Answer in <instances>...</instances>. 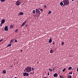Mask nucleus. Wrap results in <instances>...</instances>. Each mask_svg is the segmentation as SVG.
<instances>
[{
	"label": "nucleus",
	"mask_w": 78,
	"mask_h": 78,
	"mask_svg": "<svg viewBox=\"0 0 78 78\" xmlns=\"http://www.w3.org/2000/svg\"><path fill=\"white\" fill-rule=\"evenodd\" d=\"M11 45L12 44H9L7 46V47H9V46H11Z\"/></svg>",
	"instance_id": "19"
},
{
	"label": "nucleus",
	"mask_w": 78,
	"mask_h": 78,
	"mask_svg": "<svg viewBox=\"0 0 78 78\" xmlns=\"http://www.w3.org/2000/svg\"><path fill=\"white\" fill-rule=\"evenodd\" d=\"M53 69H53V70H54V68Z\"/></svg>",
	"instance_id": "44"
},
{
	"label": "nucleus",
	"mask_w": 78,
	"mask_h": 78,
	"mask_svg": "<svg viewBox=\"0 0 78 78\" xmlns=\"http://www.w3.org/2000/svg\"><path fill=\"white\" fill-rule=\"evenodd\" d=\"M16 5L19 6L20 5V1L19 0H18L16 3Z\"/></svg>",
	"instance_id": "3"
},
{
	"label": "nucleus",
	"mask_w": 78,
	"mask_h": 78,
	"mask_svg": "<svg viewBox=\"0 0 78 78\" xmlns=\"http://www.w3.org/2000/svg\"><path fill=\"white\" fill-rule=\"evenodd\" d=\"M5 19H2L1 21L2 24H3L5 23Z\"/></svg>",
	"instance_id": "9"
},
{
	"label": "nucleus",
	"mask_w": 78,
	"mask_h": 78,
	"mask_svg": "<svg viewBox=\"0 0 78 78\" xmlns=\"http://www.w3.org/2000/svg\"><path fill=\"white\" fill-rule=\"evenodd\" d=\"M39 9H36V13H38L39 14H41V12L39 10Z\"/></svg>",
	"instance_id": "4"
},
{
	"label": "nucleus",
	"mask_w": 78,
	"mask_h": 78,
	"mask_svg": "<svg viewBox=\"0 0 78 78\" xmlns=\"http://www.w3.org/2000/svg\"><path fill=\"white\" fill-rule=\"evenodd\" d=\"M66 68H64L62 70L63 72H65V70H66Z\"/></svg>",
	"instance_id": "22"
},
{
	"label": "nucleus",
	"mask_w": 78,
	"mask_h": 78,
	"mask_svg": "<svg viewBox=\"0 0 78 78\" xmlns=\"http://www.w3.org/2000/svg\"><path fill=\"white\" fill-rule=\"evenodd\" d=\"M27 22V21H25L22 24L21 26L22 27Z\"/></svg>",
	"instance_id": "7"
},
{
	"label": "nucleus",
	"mask_w": 78,
	"mask_h": 78,
	"mask_svg": "<svg viewBox=\"0 0 78 78\" xmlns=\"http://www.w3.org/2000/svg\"><path fill=\"white\" fill-rule=\"evenodd\" d=\"M58 74L57 73H55V74L53 75L54 77H56L58 76Z\"/></svg>",
	"instance_id": "8"
},
{
	"label": "nucleus",
	"mask_w": 78,
	"mask_h": 78,
	"mask_svg": "<svg viewBox=\"0 0 78 78\" xmlns=\"http://www.w3.org/2000/svg\"><path fill=\"white\" fill-rule=\"evenodd\" d=\"M39 10H41V11L42 12L43 11V10L42 9H41V8H39Z\"/></svg>",
	"instance_id": "17"
},
{
	"label": "nucleus",
	"mask_w": 78,
	"mask_h": 78,
	"mask_svg": "<svg viewBox=\"0 0 78 78\" xmlns=\"http://www.w3.org/2000/svg\"><path fill=\"white\" fill-rule=\"evenodd\" d=\"M77 71L78 72V68H77Z\"/></svg>",
	"instance_id": "36"
},
{
	"label": "nucleus",
	"mask_w": 78,
	"mask_h": 78,
	"mask_svg": "<svg viewBox=\"0 0 78 78\" xmlns=\"http://www.w3.org/2000/svg\"><path fill=\"white\" fill-rule=\"evenodd\" d=\"M51 13V11H49L48 12V14H50Z\"/></svg>",
	"instance_id": "24"
},
{
	"label": "nucleus",
	"mask_w": 78,
	"mask_h": 78,
	"mask_svg": "<svg viewBox=\"0 0 78 78\" xmlns=\"http://www.w3.org/2000/svg\"><path fill=\"white\" fill-rule=\"evenodd\" d=\"M53 44H55V43L54 42L53 43Z\"/></svg>",
	"instance_id": "40"
},
{
	"label": "nucleus",
	"mask_w": 78,
	"mask_h": 78,
	"mask_svg": "<svg viewBox=\"0 0 78 78\" xmlns=\"http://www.w3.org/2000/svg\"><path fill=\"white\" fill-rule=\"evenodd\" d=\"M72 0V1H74V0Z\"/></svg>",
	"instance_id": "42"
},
{
	"label": "nucleus",
	"mask_w": 78,
	"mask_h": 78,
	"mask_svg": "<svg viewBox=\"0 0 78 78\" xmlns=\"http://www.w3.org/2000/svg\"><path fill=\"white\" fill-rule=\"evenodd\" d=\"M50 53H52V50H51V51H50Z\"/></svg>",
	"instance_id": "29"
},
{
	"label": "nucleus",
	"mask_w": 78,
	"mask_h": 78,
	"mask_svg": "<svg viewBox=\"0 0 78 78\" xmlns=\"http://www.w3.org/2000/svg\"><path fill=\"white\" fill-rule=\"evenodd\" d=\"M15 42H17V41L16 40L15 41Z\"/></svg>",
	"instance_id": "33"
},
{
	"label": "nucleus",
	"mask_w": 78,
	"mask_h": 78,
	"mask_svg": "<svg viewBox=\"0 0 78 78\" xmlns=\"http://www.w3.org/2000/svg\"><path fill=\"white\" fill-rule=\"evenodd\" d=\"M34 70V68L33 67H32V71H33V70Z\"/></svg>",
	"instance_id": "27"
},
{
	"label": "nucleus",
	"mask_w": 78,
	"mask_h": 78,
	"mask_svg": "<svg viewBox=\"0 0 78 78\" xmlns=\"http://www.w3.org/2000/svg\"><path fill=\"white\" fill-rule=\"evenodd\" d=\"M1 0V2H4L5 1V0Z\"/></svg>",
	"instance_id": "20"
},
{
	"label": "nucleus",
	"mask_w": 78,
	"mask_h": 78,
	"mask_svg": "<svg viewBox=\"0 0 78 78\" xmlns=\"http://www.w3.org/2000/svg\"><path fill=\"white\" fill-rule=\"evenodd\" d=\"M46 7H47L46 5H44V8H45V9H46Z\"/></svg>",
	"instance_id": "26"
},
{
	"label": "nucleus",
	"mask_w": 78,
	"mask_h": 78,
	"mask_svg": "<svg viewBox=\"0 0 78 78\" xmlns=\"http://www.w3.org/2000/svg\"><path fill=\"white\" fill-rule=\"evenodd\" d=\"M63 6L65 5H68L69 4V1L68 0H64L63 1Z\"/></svg>",
	"instance_id": "1"
},
{
	"label": "nucleus",
	"mask_w": 78,
	"mask_h": 78,
	"mask_svg": "<svg viewBox=\"0 0 78 78\" xmlns=\"http://www.w3.org/2000/svg\"><path fill=\"white\" fill-rule=\"evenodd\" d=\"M10 28L12 29L13 27V26L12 25H10Z\"/></svg>",
	"instance_id": "12"
},
{
	"label": "nucleus",
	"mask_w": 78,
	"mask_h": 78,
	"mask_svg": "<svg viewBox=\"0 0 78 78\" xmlns=\"http://www.w3.org/2000/svg\"><path fill=\"white\" fill-rule=\"evenodd\" d=\"M31 68L29 66H27V67L25 69V70L27 72H30L31 71Z\"/></svg>",
	"instance_id": "2"
},
{
	"label": "nucleus",
	"mask_w": 78,
	"mask_h": 78,
	"mask_svg": "<svg viewBox=\"0 0 78 78\" xmlns=\"http://www.w3.org/2000/svg\"><path fill=\"white\" fill-rule=\"evenodd\" d=\"M13 40H12L10 42V43H11V42H12L13 41Z\"/></svg>",
	"instance_id": "30"
},
{
	"label": "nucleus",
	"mask_w": 78,
	"mask_h": 78,
	"mask_svg": "<svg viewBox=\"0 0 78 78\" xmlns=\"http://www.w3.org/2000/svg\"><path fill=\"white\" fill-rule=\"evenodd\" d=\"M25 26L26 27H27L28 26V25L27 24H26L25 25Z\"/></svg>",
	"instance_id": "28"
},
{
	"label": "nucleus",
	"mask_w": 78,
	"mask_h": 78,
	"mask_svg": "<svg viewBox=\"0 0 78 78\" xmlns=\"http://www.w3.org/2000/svg\"><path fill=\"white\" fill-rule=\"evenodd\" d=\"M11 67H12V66H11Z\"/></svg>",
	"instance_id": "45"
},
{
	"label": "nucleus",
	"mask_w": 78,
	"mask_h": 78,
	"mask_svg": "<svg viewBox=\"0 0 78 78\" xmlns=\"http://www.w3.org/2000/svg\"><path fill=\"white\" fill-rule=\"evenodd\" d=\"M60 78H64L63 76H61L60 75Z\"/></svg>",
	"instance_id": "21"
},
{
	"label": "nucleus",
	"mask_w": 78,
	"mask_h": 78,
	"mask_svg": "<svg viewBox=\"0 0 78 78\" xmlns=\"http://www.w3.org/2000/svg\"><path fill=\"white\" fill-rule=\"evenodd\" d=\"M52 41V39L50 38L49 41V43H51Z\"/></svg>",
	"instance_id": "10"
},
{
	"label": "nucleus",
	"mask_w": 78,
	"mask_h": 78,
	"mask_svg": "<svg viewBox=\"0 0 78 78\" xmlns=\"http://www.w3.org/2000/svg\"><path fill=\"white\" fill-rule=\"evenodd\" d=\"M68 77V78H72V76L71 75H69Z\"/></svg>",
	"instance_id": "15"
},
{
	"label": "nucleus",
	"mask_w": 78,
	"mask_h": 78,
	"mask_svg": "<svg viewBox=\"0 0 78 78\" xmlns=\"http://www.w3.org/2000/svg\"><path fill=\"white\" fill-rule=\"evenodd\" d=\"M49 70H50V71L51 72H52V69H49Z\"/></svg>",
	"instance_id": "23"
},
{
	"label": "nucleus",
	"mask_w": 78,
	"mask_h": 78,
	"mask_svg": "<svg viewBox=\"0 0 78 78\" xmlns=\"http://www.w3.org/2000/svg\"><path fill=\"white\" fill-rule=\"evenodd\" d=\"M72 68L71 67H70L68 68V70H71V69Z\"/></svg>",
	"instance_id": "16"
},
{
	"label": "nucleus",
	"mask_w": 78,
	"mask_h": 78,
	"mask_svg": "<svg viewBox=\"0 0 78 78\" xmlns=\"http://www.w3.org/2000/svg\"><path fill=\"white\" fill-rule=\"evenodd\" d=\"M29 74L27 73H25L24 74H23V76H28Z\"/></svg>",
	"instance_id": "5"
},
{
	"label": "nucleus",
	"mask_w": 78,
	"mask_h": 78,
	"mask_svg": "<svg viewBox=\"0 0 78 78\" xmlns=\"http://www.w3.org/2000/svg\"><path fill=\"white\" fill-rule=\"evenodd\" d=\"M64 44V43L63 42H62V45H63Z\"/></svg>",
	"instance_id": "31"
},
{
	"label": "nucleus",
	"mask_w": 78,
	"mask_h": 78,
	"mask_svg": "<svg viewBox=\"0 0 78 78\" xmlns=\"http://www.w3.org/2000/svg\"><path fill=\"white\" fill-rule=\"evenodd\" d=\"M8 27L7 26H5L4 28V30H5V31H7L8 30Z\"/></svg>",
	"instance_id": "6"
},
{
	"label": "nucleus",
	"mask_w": 78,
	"mask_h": 78,
	"mask_svg": "<svg viewBox=\"0 0 78 78\" xmlns=\"http://www.w3.org/2000/svg\"><path fill=\"white\" fill-rule=\"evenodd\" d=\"M49 73H48V76H49Z\"/></svg>",
	"instance_id": "34"
},
{
	"label": "nucleus",
	"mask_w": 78,
	"mask_h": 78,
	"mask_svg": "<svg viewBox=\"0 0 78 78\" xmlns=\"http://www.w3.org/2000/svg\"><path fill=\"white\" fill-rule=\"evenodd\" d=\"M33 13L34 14L35 13V10H34L33 11Z\"/></svg>",
	"instance_id": "18"
},
{
	"label": "nucleus",
	"mask_w": 78,
	"mask_h": 78,
	"mask_svg": "<svg viewBox=\"0 0 78 78\" xmlns=\"http://www.w3.org/2000/svg\"><path fill=\"white\" fill-rule=\"evenodd\" d=\"M44 78H47V77L46 76L44 77Z\"/></svg>",
	"instance_id": "38"
},
{
	"label": "nucleus",
	"mask_w": 78,
	"mask_h": 78,
	"mask_svg": "<svg viewBox=\"0 0 78 78\" xmlns=\"http://www.w3.org/2000/svg\"><path fill=\"white\" fill-rule=\"evenodd\" d=\"M20 51H21V52H22V51H23V50H20Z\"/></svg>",
	"instance_id": "39"
},
{
	"label": "nucleus",
	"mask_w": 78,
	"mask_h": 78,
	"mask_svg": "<svg viewBox=\"0 0 78 78\" xmlns=\"http://www.w3.org/2000/svg\"><path fill=\"white\" fill-rule=\"evenodd\" d=\"M30 73V74H32V72H31V73Z\"/></svg>",
	"instance_id": "41"
},
{
	"label": "nucleus",
	"mask_w": 78,
	"mask_h": 78,
	"mask_svg": "<svg viewBox=\"0 0 78 78\" xmlns=\"http://www.w3.org/2000/svg\"><path fill=\"white\" fill-rule=\"evenodd\" d=\"M2 39H1L0 40V42L2 41Z\"/></svg>",
	"instance_id": "35"
},
{
	"label": "nucleus",
	"mask_w": 78,
	"mask_h": 78,
	"mask_svg": "<svg viewBox=\"0 0 78 78\" xmlns=\"http://www.w3.org/2000/svg\"><path fill=\"white\" fill-rule=\"evenodd\" d=\"M63 3L62 2H61L60 3V5L61 6H62L63 5Z\"/></svg>",
	"instance_id": "14"
},
{
	"label": "nucleus",
	"mask_w": 78,
	"mask_h": 78,
	"mask_svg": "<svg viewBox=\"0 0 78 78\" xmlns=\"http://www.w3.org/2000/svg\"><path fill=\"white\" fill-rule=\"evenodd\" d=\"M15 78H17L16 77H15Z\"/></svg>",
	"instance_id": "43"
},
{
	"label": "nucleus",
	"mask_w": 78,
	"mask_h": 78,
	"mask_svg": "<svg viewBox=\"0 0 78 78\" xmlns=\"http://www.w3.org/2000/svg\"><path fill=\"white\" fill-rule=\"evenodd\" d=\"M2 23H1V25H0L1 27L2 26Z\"/></svg>",
	"instance_id": "37"
},
{
	"label": "nucleus",
	"mask_w": 78,
	"mask_h": 78,
	"mask_svg": "<svg viewBox=\"0 0 78 78\" xmlns=\"http://www.w3.org/2000/svg\"><path fill=\"white\" fill-rule=\"evenodd\" d=\"M15 31L16 32H17L18 31V30L17 29Z\"/></svg>",
	"instance_id": "32"
},
{
	"label": "nucleus",
	"mask_w": 78,
	"mask_h": 78,
	"mask_svg": "<svg viewBox=\"0 0 78 78\" xmlns=\"http://www.w3.org/2000/svg\"><path fill=\"white\" fill-rule=\"evenodd\" d=\"M3 73L4 74H5L6 73V71L5 70H3Z\"/></svg>",
	"instance_id": "13"
},
{
	"label": "nucleus",
	"mask_w": 78,
	"mask_h": 78,
	"mask_svg": "<svg viewBox=\"0 0 78 78\" xmlns=\"http://www.w3.org/2000/svg\"><path fill=\"white\" fill-rule=\"evenodd\" d=\"M23 13L21 12L19 13V15H23Z\"/></svg>",
	"instance_id": "11"
},
{
	"label": "nucleus",
	"mask_w": 78,
	"mask_h": 78,
	"mask_svg": "<svg viewBox=\"0 0 78 78\" xmlns=\"http://www.w3.org/2000/svg\"><path fill=\"white\" fill-rule=\"evenodd\" d=\"M69 75H70V74L71 75H72V72H71V73H69Z\"/></svg>",
	"instance_id": "25"
}]
</instances>
